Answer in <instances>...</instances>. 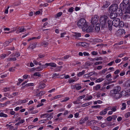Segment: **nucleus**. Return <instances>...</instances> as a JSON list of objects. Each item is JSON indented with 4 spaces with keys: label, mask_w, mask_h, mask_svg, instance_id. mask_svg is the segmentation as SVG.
Returning a JSON list of instances; mask_svg holds the SVG:
<instances>
[{
    "label": "nucleus",
    "mask_w": 130,
    "mask_h": 130,
    "mask_svg": "<svg viewBox=\"0 0 130 130\" xmlns=\"http://www.w3.org/2000/svg\"><path fill=\"white\" fill-rule=\"evenodd\" d=\"M76 89L77 90H79L81 89L82 87L79 84H78L75 85Z\"/></svg>",
    "instance_id": "17"
},
{
    "label": "nucleus",
    "mask_w": 130,
    "mask_h": 130,
    "mask_svg": "<svg viewBox=\"0 0 130 130\" xmlns=\"http://www.w3.org/2000/svg\"><path fill=\"white\" fill-rule=\"evenodd\" d=\"M34 84L33 83H28L26 84L25 86L26 87H28L29 86H33Z\"/></svg>",
    "instance_id": "34"
},
{
    "label": "nucleus",
    "mask_w": 130,
    "mask_h": 130,
    "mask_svg": "<svg viewBox=\"0 0 130 130\" xmlns=\"http://www.w3.org/2000/svg\"><path fill=\"white\" fill-rule=\"evenodd\" d=\"M45 85L42 82H41L40 83V85L39 87L40 88H43L45 87Z\"/></svg>",
    "instance_id": "26"
},
{
    "label": "nucleus",
    "mask_w": 130,
    "mask_h": 130,
    "mask_svg": "<svg viewBox=\"0 0 130 130\" xmlns=\"http://www.w3.org/2000/svg\"><path fill=\"white\" fill-rule=\"evenodd\" d=\"M102 63V61H98L96 62H95L94 64V65H97L99 64H101Z\"/></svg>",
    "instance_id": "40"
},
{
    "label": "nucleus",
    "mask_w": 130,
    "mask_h": 130,
    "mask_svg": "<svg viewBox=\"0 0 130 130\" xmlns=\"http://www.w3.org/2000/svg\"><path fill=\"white\" fill-rule=\"evenodd\" d=\"M19 30H20V32H23L26 31V30L24 28V27L19 28Z\"/></svg>",
    "instance_id": "37"
},
{
    "label": "nucleus",
    "mask_w": 130,
    "mask_h": 130,
    "mask_svg": "<svg viewBox=\"0 0 130 130\" xmlns=\"http://www.w3.org/2000/svg\"><path fill=\"white\" fill-rule=\"evenodd\" d=\"M93 97L91 95L87 96L84 99V101H86L87 100H90Z\"/></svg>",
    "instance_id": "22"
},
{
    "label": "nucleus",
    "mask_w": 130,
    "mask_h": 130,
    "mask_svg": "<svg viewBox=\"0 0 130 130\" xmlns=\"http://www.w3.org/2000/svg\"><path fill=\"white\" fill-rule=\"evenodd\" d=\"M14 70H15L14 68H13V67L11 68H10L9 69V71H10V72H11H11H13L14 71Z\"/></svg>",
    "instance_id": "59"
},
{
    "label": "nucleus",
    "mask_w": 130,
    "mask_h": 130,
    "mask_svg": "<svg viewBox=\"0 0 130 130\" xmlns=\"http://www.w3.org/2000/svg\"><path fill=\"white\" fill-rule=\"evenodd\" d=\"M124 86L126 87H130V81L128 80L125 82L124 84Z\"/></svg>",
    "instance_id": "12"
},
{
    "label": "nucleus",
    "mask_w": 130,
    "mask_h": 130,
    "mask_svg": "<svg viewBox=\"0 0 130 130\" xmlns=\"http://www.w3.org/2000/svg\"><path fill=\"white\" fill-rule=\"evenodd\" d=\"M48 66H50L54 68H55L56 67V64L54 63L51 62L48 63Z\"/></svg>",
    "instance_id": "18"
},
{
    "label": "nucleus",
    "mask_w": 130,
    "mask_h": 130,
    "mask_svg": "<svg viewBox=\"0 0 130 130\" xmlns=\"http://www.w3.org/2000/svg\"><path fill=\"white\" fill-rule=\"evenodd\" d=\"M62 14V12H59L55 15V17L56 18H59L61 15Z\"/></svg>",
    "instance_id": "20"
},
{
    "label": "nucleus",
    "mask_w": 130,
    "mask_h": 130,
    "mask_svg": "<svg viewBox=\"0 0 130 130\" xmlns=\"http://www.w3.org/2000/svg\"><path fill=\"white\" fill-rule=\"evenodd\" d=\"M125 32L124 30L123 29H118L117 32V35H120L123 34Z\"/></svg>",
    "instance_id": "10"
},
{
    "label": "nucleus",
    "mask_w": 130,
    "mask_h": 130,
    "mask_svg": "<svg viewBox=\"0 0 130 130\" xmlns=\"http://www.w3.org/2000/svg\"><path fill=\"white\" fill-rule=\"evenodd\" d=\"M74 8L73 7H72L69 8L68 9V11L69 12L72 13L73 11V10Z\"/></svg>",
    "instance_id": "48"
},
{
    "label": "nucleus",
    "mask_w": 130,
    "mask_h": 130,
    "mask_svg": "<svg viewBox=\"0 0 130 130\" xmlns=\"http://www.w3.org/2000/svg\"><path fill=\"white\" fill-rule=\"evenodd\" d=\"M6 56V54H2L1 55V57L2 59H4L5 58Z\"/></svg>",
    "instance_id": "61"
},
{
    "label": "nucleus",
    "mask_w": 130,
    "mask_h": 130,
    "mask_svg": "<svg viewBox=\"0 0 130 130\" xmlns=\"http://www.w3.org/2000/svg\"><path fill=\"white\" fill-rule=\"evenodd\" d=\"M92 103V102H89L83 104L82 105V106L83 107H85L91 104Z\"/></svg>",
    "instance_id": "14"
},
{
    "label": "nucleus",
    "mask_w": 130,
    "mask_h": 130,
    "mask_svg": "<svg viewBox=\"0 0 130 130\" xmlns=\"http://www.w3.org/2000/svg\"><path fill=\"white\" fill-rule=\"evenodd\" d=\"M130 116V112H128L126 113L125 115V117L127 118Z\"/></svg>",
    "instance_id": "50"
},
{
    "label": "nucleus",
    "mask_w": 130,
    "mask_h": 130,
    "mask_svg": "<svg viewBox=\"0 0 130 130\" xmlns=\"http://www.w3.org/2000/svg\"><path fill=\"white\" fill-rule=\"evenodd\" d=\"M94 27L93 25L89 26L88 27V25L86 27V30L85 31H87V32H90L93 31V28Z\"/></svg>",
    "instance_id": "8"
},
{
    "label": "nucleus",
    "mask_w": 130,
    "mask_h": 130,
    "mask_svg": "<svg viewBox=\"0 0 130 130\" xmlns=\"http://www.w3.org/2000/svg\"><path fill=\"white\" fill-rule=\"evenodd\" d=\"M122 107L121 109V110H123L126 108V104L125 103H122Z\"/></svg>",
    "instance_id": "19"
},
{
    "label": "nucleus",
    "mask_w": 130,
    "mask_h": 130,
    "mask_svg": "<svg viewBox=\"0 0 130 130\" xmlns=\"http://www.w3.org/2000/svg\"><path fill=\"white\" fill-rule=\"evenodd\" d=\"M39 61L37 60H34L33 61V62L36 65H37L38 64V63Z\"/></svg>",
    "instance_id": "55"
},
{
    "label": "nucleus",
    "mask_w": 130,
    "mask_h": 130,
    "mask_svg": "<svg viewBox=\"0 0 130 130\" xmlns=\"http://www.w3.org/2000/svg\"><path fill=\"white\" fill-rule=\"evenodd\" d=\"M95 121L94 120H92L90 121H88L87 122V123L88 124H89V123H90V124H92V123H93Z\"/></svg>",
    "instance_id": "58"
},
{
    "label": "nucleus",
    "mask_w": 130,
    "mask_h": 130,
    "mask_svg": "<svg viewBox=\"0 0 130 130\" xmlns=\"http://www.w3.org/2000/svg\"><path fill=\"white\" fill-rule=\"evenodd\" d=\"M10 104V102L9 101H7L5 103L3 104V106H6L8 104Z\"/></svg>",
    "instance_id": "47"
},
{
    "label": "nucleus",
    "mask_w": 130,
    "mask_h": 130,
    "mask_svg": "<svg viewBox=\"0 0 130 130\" xmlns=\"http://www.w3.org/2000/svg\"><path fill=\"white\" fill-rule=\"evenodd\" d=\"M42 68L41 66L39 67L36 68V71H40L42 70Z\"/></svg>",
    "instance_id": "41"
},
{
    "label": "nucleus",
    "mask_w": 130,
    "mask_h": 130,
    "mask_svg": "<svg viewBox=\"0 0 130 130\" xmlns=\"http://www.w3.org/2000/svg\"><path fill=\"white\" fill-rule=\"evenodd\" d=\"M66 33L65 32H63L62 33L60 34V37L62 38L64 37V35H66Z\"/></svg>",
    "instance_id": "54"
},
{
    "label": "nucleus",
    "mask_w": 130,
    "mask_h": 130,
    "mask_svg": "<svg viewBox=\"0 0 130 130\" xmlns=\"http://www.w3.org/2000/svg\"><path fill=\"white\" fill-rule=\"evenodd\" d=\"M59 74H57V73H54L53 74L52 76V78H54L55 77H56L57 76H59Z\"/></svg>",
    "instance_id": "44"
},
{
    "label": "nucleus",
    "mask_w": 130,
    "mask_h": 130,
    "mask_svg": "<svg viewBox=\"0 0 130 130\" xmlns=\"http://www.w3.org/2000/svg\"><path fill=\"white\" fill-rule=\"evenodd\" d=\"M85 121L84 120V119H81L80 120L79 123L80 124H82L85 123Z\"/></svg>",
    "instance_id": "53"
},
{
    "label": "nucleus",
    "mask_w": 130,
    "mask_h": 130,
    "mask_svg": "<svg viewBox=\"0 0 130 130\" xmlns=\"http://www.w3.org/2000/svg\"><path fill=\"white\" fill-rule=\"evenodd\" d=\"M86 64L88 66H92L93 64V63L89 62H86Z\"/></svg>",
    "instance_id": "49"
},
{
    "label": "nucleus",
    "mask_w": 130,
    "mask_h": 130,
    "mask_svg": "<svg viewBox=\"0 0 130 130\" xmlns=\"http://www.w3.org/2000/svg\"><path fill=\"white\" fill-rule=\"evenodd\" d=\"M121 88L119 86L115 87L113 90L110 91V93L116 99H119L121 97V95L120 93Z\"/></svg>",
    "instance_id": "3"
},
{
    "label": "nucleus",
    "mask_w": 130,
    "mask_h": 130,
    "mask_svg": "<svg viewBox=\"0 0 130 130\" xmlns=\"http://www.w3.org/2000/svg\"><path fill=\"white\" fill-rule=\"evenodd\" d=\"M83 54L85 56H88L90 55L88 53L86 52H84L83 53Z\"/></svg>",
    "instance_id": "63"
},
{
    "label": "nucleus",
    "mask_w": 130,
    "mask_h": 130,
    "mask_svg": "<svg viewBox=\"0 0 130 130\" xmlns=\"http://www.w3.org/2000/svg\"><path fill=\"white\" fill-rule=\"evenodd\" d=\"M123 9L118 8V5L117 4H113L109 7V12H115L116 14H119L120 15H122Z\"/></svg>",
    "instance_id": "2"
},
{
    "label": "nucleus",
    "mask_w": 130,
    "mask_h": 130,
    "mask_svg": "<svg viewBox=\"0 0 130 130\" xmlns=\"http://www.w3.org/2000/svg\"><path fill=\"white\" fill-rule=\"evenodd\" d=\"M74 36L76 37V38H78L81 36V34L80 33L75 32Z\"/></svg>",
    "instance_id": "24"
},
{
    "label": "nucleus",
    "mask_w": 130,
    "mask_h": 130,
    "mask_svg": "<svg viewBox=\"0 0 130 130\" xmlns=\"http://www.w3.org/2000/svg\"><path fill=\"white\" fill-rule=\"evenodd\" d=\"M41 67L42 68V69L43 68H45L47 67L48 66V63H46L44 65H43L41 66Z\"/></svg>",
    "instance_id": "38"
},
{
    "label": "nucleus",
    "mask_w": 130,
    "mask_h": 130,
    "mask_svg": "<svg viewBox=\"0 0 130 130\" xmlns=\"http://www.w3.org/2000/svg\"><path fill=\"white\" fill-rule=\"evenodd\" d=\"M109 109H110V110H112L111 111H112V112H115L116 110V107H111V108H109Z\"/></svg>",
    "instance_id": "33"
},
{
    "label": "nucleus",
    "mask_w": 130,
    "mask_h": 130,
    "mask_svg": "<svg viewBox=\"0 0 130 130\" xmlns=\"http://www.w3.org/2000/svg\"><path fill=\"white\" fill-rule=\"evenodd\" d=\"M106 119L108 121H111L112 119V117L111 116L107 117L106 118Z\"/></svg>",
    "instance_id": "51"
},
{
    "label": "nucleus",
    "mask_w": 130,
    "mask_h": 130,
    "mask_svg": "<svg viewBox=\"0 0 130 130\" xmlns=\"http://www.w3.org/2000/svg\"><path fill=\"white\" fill-rule=\"evenodd\" d=\"M20 56V55L19 52H16L15 54L13 55L12 56L17 57Z\"/></svg>",
    "instance_id": "32"
},
{
    "label": "nucleus",
    "mask_w": 130,
    "mask_h": 130,
    "mask_svg": "<svg viewBox=\"0 0 130 130\" xmlns=\"http://www.w3.org/2000/svg\"><path fill=\"white\" fill-rule=\"evenodd\" d=\"M93 129L94 130H101L100 128L96 126H94Z\"/></svg>",
    "instance_id": "52"
},
{
    "label": "nucleus",
    "mask_w": 130,
    "mask_h": 130,
    "mask_svg": "<svg viewBox=\"0 0 130 130\" xmlns=\"http://www.w3.org/2000/svg\"><path fill=\"white\" fill-rule=\"evenodd\" d=\"M25 121V120L23 119H21L19 120L18 122L20 124H22Z\"/></svg>",
    "instance_id": "56"
},
{
    "label": "nucleus",
    "mask_w": 130,
    "mask_h": 130,
    "mask_svg": "<svg viewBox=\"0 0 130 130\" xmlns=\"http://www.w3.org/2000/svg\"><path fill=\"white\" fill-rule=\"evenodd\" d=\"M85 97V95H83L81 96H79L78 99L79 100V101H80V99H82L83 98H84Z\"/></svg>",
    "instance_id": "35"
},
{
    "label": "nucleus",
    "mask_w": 130,
    "mask_h": 130,
    "mask_svg": "<svg viewBox=\"0 0 130 130\" xmlns=\"http://www.w3.org/2000/svg\"><path fill=\"white\" fill-rule=\"evenodd\" d=\"M108 27L109 29H112V25L116 27L119 26V27H122L124 26L123 22L120 21V19L117 18L114 19L113 21L109 20L108 21Z\"/></svg>",
    "instance_id": "1"
},
{
    "label": "nucleus",
    "mask_w": 130,
    "mask_h": 130,
    "mask_svg": "<svg viewBox=\"0 0 130 130\" xmlns=\"http://www.w3.org/2000/svg\"><path fill=\"white\" fill-rule=\"evenodd\" d=\"M39 72H36L34 74L33 76H38L39 77L41 76Z\"/></svg>",
    "instance_id": "30"
},
{
    "label": "nucleus",
    "mask_w": 130,
    "mask_h": 130,
    "mask_svg": "<svg viewBox=\"0 0 130 130\" xmlns=\"http://www.w3.org/2000/svg\"><path fill=\"white\" fill-rule=\"evenodd\" d=\"M115 13H111L110 15V18L112 19H114L117 17V14H115Z\"/></svg>",
    "instance_id": "16"
},
{
    "label": "nucleus",
    "mask_w": 130,
    "mask_h": 130,
    "mask_svg": "<svg viewBox=\"0 0 130 130\" xmlns=\"http://www.w3.org/2000/svg\"><path fill=\"white\" fill-rule=\"evenodd\" d=\"M48 43L45 41H44L43 42H42L41 43V45H45V47H46L48 45Z\"/></svg>",
    "instance_id": "28"
},
{
    "label": "nucleus",
    "mask_w": 130,
    "mask_h": 130,
    "mask_svg": "<svg viewBox=\"0 0 130 130\" xmlns=\"http://www.w3.org/2000/svg\"><path fill=\"white\" fill-rule=\"evenodd\" d=\"M107 124L105 123H104L101 125V127H102L104 128L106 126Z\"/></svg>",
    "instance_id": "64"
},
{
    "label": "nucleus",
    "mask_w": 130,
    "mask_h": 130,
    "mask_svg": "<svg viewBox=\"0 0 130 130\" xmlns=\"http://www.w3.org/2000/svg\"><path fill=\"white\" fill-rule=\"evenodd\" d=\"M110 5V3L109 2H108L107 1H106L105 4L102 6V7L104 8H107Z\"/></svg>",
    "instance_id": "13"
},
{
    "label": "nucleus",
    "mask_w": 130,
    "mask_h": 130,
    "mask_svg": "<svg viewBox=\"0 0 130 130\" xmlns=\"http://www.w3.org/2000/svg\"><path fill=\"white\" fill-rule=\"evenodd\" d=\"M100 24H97L96 25V26L95 27V30L96 32H98L100 30Z\"/></svg>",
    "instance_id": "11"
},
{
    "label": "nucleus",
    "mask_w": 130,
    "mask_h": 130,
    "mask_svg": "<svg viewBox=\"0 0 130 130\" xmlns=\"http://www.w3.org/2000/svg\"><path fill=\"white\" fill-rule=\"evenodd\" d=\"M99 19L98 16L96 15L93 17L91 19V22L93 24H96L98 21Z\"/></svg>",
    "instance_id": "7"
},
{
    "label": "nucleus",
    "mask_w": 130,
    "mask_h": 130,
    "mask_svg": "<svg viewBox=\"0 0 130 130\" xmlns=\"http://www.w3.org/2000/svg\"><path fill=\"white\" fill-rule=\"evenodd\" d=\"M10 43L9 41H6L4 43V45L5 46H6L8 45L9 43Z\"/></svg>",
    "instance_id": "43"
},
{
    "label": "nucleus",
    "mask_w": 130,
    "mask_h": 130,
    "mask_svg": "<svg viewBox=\"0 0 130 130\" xmlns=\"http://www.w3.org/2000/svg\"><path fill=\"white\" fill-rule=\"evenodd\" d=\"M77 25L79 28H81L83 31H85L88 24L85 19H81L77 22Z\"/></svg>",
    "instance_id": "4"
},
{
    "label": "nucleus",
    "mask_w": 130,
    "mask_h": 130,
    "mask_svg": "<svg viewBox=\"0 0 130 130\" xmlns=\"http://www.w3.org/2000/svg\"><path fill=\"white\" fill-rule=\"evenodd\" d=\"M0 117L4 118H7L8 117V115L3 113L1 112L0 113Z\"/></svg>",
    "instance_id": "21"
},
{
    "label": "nucleus",
    "mask_w": 130,
    "mask_h": 130,
    "mask_svg": "<svg viewBox=\"0 0 130 130\" xmlns=\"http://www.w3.org/2000/svg\"><path fill=\"white\" fill-rule=\"evenodd\" d=\"M37 43H35L31 44H30L29 46V47L32 49H33L36 47Z\"/></svg>",
    "instance_id": "23"
},
{
    "label": "nucleus",
    "mask_w": 130,
    "mask_h": 130,
    "mask_svg": "<svg viewBox=\"0 0 130 130\" xmlns=\"http://www.w3.org/2000/svg\"><path fill=\"white\" fill-rule=\"evenodd\" d=\"M79 101H79V100L78 99L76 101H74L73 103L74 104H77L79 103Z\"/></svg>",
    "instance_id": "60"
},
{
    "label": "nucleus",
    "mask_w": 130,
    "mask_h": 130,
    "mask_svg": "<svg viewBox=\"0 0 130 130\" xmlns=\"http://www.w3.org/2000/svg\"><path fill=\"white\" fill-rule=\"evenodd\" d=\"M107 113V111H106L103 110L100 112V115H105Z\"/></svg>",
    "instance_id": "29"
},
{
    "label": "nucleus",
    "mask_w": 130,
    "mask_h": 130,
    "mask_svg": "<svg viewBox=\"0 0 130 130\" xmlns=\"http://www.w3.org/2000/svg\"><path fill=\"white\" fill-rule=\"evenodd\" d=\"M104 80V79L103 78H99L98 79H96V82L99 83L101 82L102 81Z\"/></svg>",
    "instance_id": "31"
},
{
    "label": "nucleus",
    "mask_w": 130,
    "mask_h": 130,
    "mask_svg": "<svg viewBox=\"0 0 130 130\" xmlns=\"http://www.w3.org/2000/svg\"><path fill=\"white\" fill-rule=\"evenodd\" d=\"M26 99L24 100H21L20 101L19 103H25L27 102Z\"/></svg>",
    "instance_id": "57"
},
{
    "label": "nucleus",
    "mask_w": 130,
    "mask_h": 130,
    "mask_svg": "<svg viewBox=\"0 0 130 130\" xmlns=\"http://www.w3.org/2000/svg\"><path fill=\"white\" fill-rule=\"evenodd\" d=\"M91 107L92 108H99L101 107V106L100 105H96L95 106H92Z\"/></svg>",
    "instance_id": "39"
},
{
    "label": "nucleus",
    "mask_w": 130,
    "mask_h": 130,
    "mask_svg": "<svg viewBox=\"0 0 130 130\" xmlns=\"http://www.w3.org/2000/svg\"><path fill=\"white\" fill-rule=\"evenodd\" d=\"M129 0H123V2L121 3L120 5V8L124 10V9H126V7L129 5Z\"/></svg>",
    "instance_id": "6"
},
{
    "label": "nucleus",
    "mask_w": 130,
    "mask_h": 130,
    "mask_svg": "<svg viewBox=\"0 0 130 130\" xmlns=\"http://www.w3.org/2000/svg\"><path fill=\"white\" fill-rule=\"evenodd\" d=\"M10 90V89L9 87H6L4 88V92H6L9 91Z\"/></svg>",
    "instance_id": "45"
},
{
    "label": "nucleus",
    "mask_w": 130,
    "mask_h": 130,
    "mask_svg": "<svg viewBox=\"0 0 130 130\" xmlns=\"http://www.w3.org/2000/svg\"><path fill=\"white\" fill-rule=\"evenodd\" d=\"M91 54L93 55H96L98 54V52H97L94 51H92L91 52Z\"/></svg>",
    "instance_id": "46"
},
{
    "label": "nucleus",
    "mask_w": 130,
    "mask_h": 130,
    "mask_svg": "<svg viewBox=\"0 0 130 130\" xmlns=\"http://www.w3.org/2000/svg\"><path fill=\"white\" fill-rule=\"evenodd\" d=\"M85 70H83L82 72L78 73L77 74V76L78 77L81 76L85 73Z\"/></svg>",
    "instance_id": "25"
},
{
    "label": "nucleus",
    "mask_w": 130,
    "mask_h": 130,
    "mask_svg": "<svg viewBox=\"0 0 130 130\" xmlns=\"http://www.w3.org/2000/svg\"><path fill=\"white\" fill-rule=\"evenodd\" d=\"M101 87L100 85L99 84H98L93 87V89L94 90H96L99 89Z\"/></svg>",
    "instance_id": "15"
},
{
    "label": "nucleus",
    "mask_w": 130,
    "mask_h": 130,
    "mask_svg": "<svg viewBox=\"0 0 130 130\" xmlns=\"http://www.w3.org/2000/svg\"><path fill=\"white\" fill-rule=\"evenodd\" d=\"M39 57L37 59V60L39 61V60L40 58H43L45 56V55L42 54H40L38 55Z\"/></svg>",
    "instance_id": "27"
},
{
    "label": "nucleus",
    "mask_w": 130,
    "mask_h": 130,
    "mask_svg": "<svg viewBox=\"0 0 130 130\" xmlns=\"http://www.w3.org/2000/svg\"><path fill=\"white\" fill-rule=\"evenodd\" d=\"M9 61H12V60H16V58H10L9 59Z\"/></svg>",
    "instance_id": "62"
},
{
    "label": "nucleus",
    "mask_w": 130,
    "mask_h": 130,
    "mask_svg": "<svg viewBox=\"0 0 130 130\" xmlns=\"http://www.w3.org/2000/svg\"><path fill=\"white\" fill-rule=\"evenodd\" d=\"M108 17L106 15H103L100 18V21L102 26L105 25L106 23Z\"/></svg>",
    "instance_id": "5"
},
{
    "label": "nucleus",
    "mask_w": 130,
    "mask_h": 130,
    "mask_svg": "<svg viewBox=\"0 0 130 130\" xmlns=\"http://www.w3.org/2000/svg\"><path fill=\"white\" fill-rule=\"evenodd\" d=\"M45 93V92L44 91H41L40 92V93L37 94V96H40L44 94Z\"/></svg>",
    "instance_id": "36"
},
{
    "label": "nucleus",
    "mask_w": 130,
    "mask_h": 130,
    "mask_svg": "<svg viewBox=\"0 0 130 130\" xmlns=\"http://www.w3.org/2000/svg\"><path fill=\"white\" fill-rule=\"evenodd\" d=\"M122 18L124 20H129L130 19V16L129 14H125L123 15Z\"/></svg>",
    "instance_id": "9"
},
{
    "label": "nucleus",
    "mask_w": 130,
    "mask_h": 130,
    "mask_svg": "<svg viewBox=\"0 0 130 130\" xmlns=\"http://www.w3.org/2000/svg\"><path fill=\"white\" fill-rule=\"evenodd\" d=\"M61 95H58L52 98V100L54 99H57L58 98H60L61 97Z\"/></svg>",
    "instance_id": "42"
}]
</instances>
